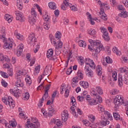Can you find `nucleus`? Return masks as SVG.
I'll return each instance as SVG.
<instances>
[{"mask_svg":"<svg viewBox=\"0 0 128 128\" xmlns=\"http://www.w3.org/2000/svg\"><path fill=\"white\" fill-rule=\"evenodd\" d=\"M89 42H90V44H93V46H92L90 47V46L88 45V50H91V52H94L96 54H98L100 50H104V48L100 40L94 41L92 40H89Z\"/></svg>","mask_w":128,"mask_h":128,"instance_id":"1","label":"nucleus"},{"mask_svg":"<svg viewBox=\"0 0 128 128\" xmlns=\"http://www.w3.org/2000/svg\"><path fill=\"white\" fill-rule=\"evenodd\" d=\"M31 122H30V119H28L27 124L25 125L26 128H40V124L38 122V120L36 118L32 117Z\"/></svg>","mask_w":128,"mask_h":128,"instance_id":"2","label":"nucleus"},{"mask_svg":"<svg viewBox=\"0 0 128 128\" xmlns=\"http://www.w3.org/2000/svg\"><path fill=\"white\" fill-rule=\"evenodd\" d=\"M23 74L24 72L20 70H18L16 72L15 75V78L16 80H17L15 83L16 86H18V88H22V86H24V84H22V82Z\"/></svg>","mask_w":128,"mask_h":128,"instance_id":"3","label":"nucleus"},{"mask_svg":"<svg viewBox=\"0 0 128 128\" xmlns=\"http://www.w3.org/2000/svg\"><path fill=\"white\" fill-rule=\"evenodd\" d=\"M114 102L116 107H118L122 104H124V99L120 95H117L114 98Z\"/></svg>","mask_w":128,"mask_h":128,"instance_id":"4","label":"nucleus"},{"mask_svg":"<svg viewBox=\"0 0 128 128\" xmlns=\"http://www.w3.org/2000/svg\"><path fill=\"white\" fill-rule=\"evenodd\" d=\"M55 38L56 40H58V46L56 45V48L58 50V48H62V43L60 41V38H62V33L59 31H58L55 34Z\"/></svg>","mask_w":128,"mask_h":128,"instance_id":"5","label":"nucleus"},{"mask_svg":"<svg viewBox=\"0 0 128 128\" xmlns=\"http://www.w3.org/2000/svg\"><path fill=\"white\" fill-rule=\"evenodd\" d=\"M16 86V87L14 88V89H10V94H13V96H14L16 98H20V95L22 94V91L20 90L18 88V87L17 86Z\"/></svg>","mask_w":128,"mask_h":128,"instance_id":"6","label":"nucleus"},{"mask_svg":"<svg viewBox=\"0 0 128 128\" xmlns=\"http://www.w3.org/2000/svg\"><path fill=\"white\" fill-rule=\"evenodd\" d=\"M14 14L16 15V20H20L21 22H24V14L22 12L20 11H16Z\"/></svg>","mask_w":128,"mask_h":128,"instance_id":"7","label":"nucleus"},{"mask_svg":"<svg viewBox=\"0 0 128 128\" xmlns=\"http://www.w3.org/2000/svg\"><path fill=\"white\" fill-rule=\"evenodd\" d=\"M28 44H32V46H34L36 42V37L34 36V33H31L29 35L28 38Z\"/></svg>","mask_w":128,"mask_h":128,"instance_id":"8","label":"nucleus"},{"mask_svg":"<svg viewBox=\"0 0 128 128\" xmlns=\"http://www.w3.org/2000/svg\"><path fill=\"white\" fill-rule=\"evenodd\" d=\"M84 70L87 76H88L89 78H92L94 72L92 70L90 69V67H88V66H86Z\"/></svg>","mask_w":128,"mask_h":128,"instance_id":"9","label":"nucleus"},{"mask_svg":"<svg viewBox=\"0 0 128 128\" xmlns=\"http://www.w3.org/2000/svg\"><path fill=\"white\" fill-rule=\"evenodd\" d=\"M104 8L106 10H110V6H108L106 4L102 3L100 8V11L99 12V14H104Z\"/></svg>","mask_w":128,"mask_h":128,"instance_id":"10","label":"nucleus"},{"mask_svg":"<svg viewBox=\"0 0 128 128\" xmlns=\"http://www.w3.org/2000/svg\"><path fill=\"white\" fill-rule=\"evenodd\" d=\"M64 4L66 6H68L69 8H70L71 10H72V12H76L78 10V8L74 6H72L70 3H69L68 2V0H64Z\"/></svg>","mask_w":128,"mask_h":128,"instance_id":"11","label":"nucleus"},{"mask_svg":"<svg viewBox=\"0 0 128 128\" xmlns=\"http://www.w3.org/2000/svg\"><path fill=\"white\" fill-rule=\"evenodd\" d=\"M128 80V76H125L124 78H122V75H119L118 78V84L120 86H122V82L126 80Z\"/></svg>","mask_w":128,"mask_h":128,"instance_id":"12","label":"nucleus"},{"mask_svg":"<svg viewBox=\"0 0 128 128\" xmlns=\"http://www.w3.org/2000/svg\"><path fill=\"white\" fill-rule=\"evenodd\" d=\"M101 118L102 120L100 121V124L101 126H106V124H110V121L106 119V117L101 116Z\"/></svg>","mask_w":128,"mask_h":128,"instance_id":"13","label":"nucleus"},{"mask_svg":"<svg viewBox=\"0 0 128 128\" xmlns=\"http://www.w3.org/2000/svg\"><path fill=\"white\" fill-rule=\"evenodd\" d=\"M52 124H56V126H57V128H60V126H62V122L60 120H54V119H52L50 120Z\"/></svg>","mask_w":128,"mask_h":128,"instance_id":"14","label":"nucleus"},{"mask_svg":"<svg viewBox=\"0 0 128 128\" xmlns=\"http://www.w3.org/2000/svg\"><path fill=\"white\" fill-rule=\"evenodd\" d=\"M87 62L89 64V66L92 68V70H94L96 68V64L94 62H92V60L90 59V58H86Z\"/></svg>","mask_w":128,"mask_h":128,"instance_id":"15","label":"nucleus"},{"mask_svg":"<svg viewBox=\"0 0 128 128\" xmlns=\"http://www.w3.org/2000/svg\"><path fill=\"white\" fill-rule=\"evenodd\" d=\"M50 84L47 85L45 88L46 90L43 95V96H45V100L47 98H48V90H50Z\"/></svg>","mask_w":128,"mask_h":128,"instance_id":"16","label":"nucleus"},{"mask_svg":"<svg viewBox=\"0 0 128 128\" xmlns=\"http://www.w3.org/2000/svg\"><path fill=\"white\" fill-rule=\"evenodd\" d=\"M14 36L20 40H24V37L22 34L18 33V30H16L14 32Z\"/></svg>","mask_w":128,"mask_h":128,"instance_id":"17","label":"nucleus"},{"mask_svg":"<svg viewBox=\"0 0 128 128\" xmlns=\"http://www.w3.org/2000/svg\"><path fill=\"white\" fill-rule=\"evenodd\" d=\"M48 6L50 10H54L56 8V4L54 2H50L48 3Z\"/></svg>","mask_w":128,"mask_h":128,"instance_id":"18","label":"nucleus"},{"mask_svg":"<svg viewBox=\"0 0 128 128\" xmlns=\"http://www.w3.org/2000/svg\"><path fill=\"white\" fill-rule=\"evenodd\" d=\"M68 112H64L62 114V120L66 122L68 120Z\"/></svg>","mask_w":128,"mask_h":128,"instance_id":"19","label":"nucleus"},{"mask_svg":"<svg viewBox=\"0 0 128 128\" xmlns=\"http://www.w3.org/2000/svg\"><path fill=\"white\" fill-rule=\"evenodd\" d=\"M22 48L18 46L17 48L16 54L17 56H22Z\"/></svg>","mask_w":128,"mask_h":128,"instance_id":"20","label":"nucleus"},{"mask_svg":"<svg viewBox=\"0 0 128 128\" xmlns=\"http://www.w3.org/2000/svg\"><path fill=\"white\" fill-rule=\"evenodd\" d=\"M36 16H29V22L32 24V26H34V24H36Z\"/></svg>","mask_w":128,"mask_h":128,"instance_id":"21","label":"nucleus"},{"mask_svg":"<svg viewBox=\"0 0 128 128\" xmlns=\"http://www.w3.org/2000/svg\"><path fill=\"white\" fill-rule=\"evenodd\" d=\"M102 66L98 65L96 67V74L98 76H102Z\"/></svg>","mask_w":128,"mask_h":128,"instance_id":"22","label":"nucleus"},{"mask_svg":"<svg viewBox=\"0 0 128 128\" xmlns=\"http://www.w3.org/2000/svg\"><path fill=\"white\" fill-rule=\"evenodd\" d=\"M46 68H48V66H46V68L44 71L43 76H48L52 74V70L50 69H48Z\"/></svg>","mask_w":128,"mask_h":128,"instance_id":"23","label":"nucleus"},{"mask_svg":"<svg viewBox=\"0 0 128 128\" xmlns=\"http://www.w3.org/2000/svg\"><path fill=\"white\" fill-rule=\"evenodd\" d=\"M12 44H10L8 42H6L4 43V48H8V50H12Z\"/></svg>","mask_w":128,"mask_h":128,"instance_id":"24","label":"nucleus"},{"mask_svg":"<svg viewBox=\"0 0 128 128\" xmlns=\"http://www.w3.org/2000/svg\"><path fill=\"white\" fill-rule=\"evenodd\" d=\"M52 54H54V50L52 49H49L46 52V58H49L52 56Z\"/></svg>","mask_w":128,"mask_h":128,"instance_id":"25","label":"nucleus"},{"mask_svg":"<svg viewBox=\"0 0 128 128\" xmlns=\"http://www.w3.org/2000/svg\"><path fill=\"white\" fill-rule=\"evenodd\" d=\"M1 33H2V35L1 36L2 38V39L4 40H6V28L4 27H2V29H1Z\"/></svg>","mask_w":128,"mask_h":128,"instance_id":"26","label":"nucleus"},{"mask_svg":"<svg viewBox=\"0 0 128 128\" xmlns=\"http://www.w3.org/2000/svg\"><path fill=\"white\" fill-rule=\"evenodd\" d=\"M4 18L8 22V23L12 22V16L8 14H6L4 16Z\"/></svg>","mask_w":128,"mask_h":128,"instance_id":"27","label":"nucleus"},{"mask_svg":"<svg viewBox=\"0 0 128 128\" xmlns=\"http://www.w3.org/2000/svg\"><path fill=\"white\" fill-rule=\"evenodd\" d=\"M25 80L26 82V84L28 86H30V84H32V79L30 76H27L25 78Z\"/></svg>","mask_w":128,"mask_h":128,"instance_id":"28","label":"nucleus"},{"mask_svg":"<svg viewBox=\"0 0 128 128\" xmlns=\"http://www.w3.org/2000/svg\"><path fill=\"white\" fill-rule=\"evenodd\" d=\"M87 100L89 102L90 106H94L96 104V100H94V99L87 98Z\"/></svg>","mask_w":128,"mask_h":128,"instance_id":"29","label":"nucleus"},{"mask_svg":"<svg viewBox=\"0 0 128 128\" xmlns=\"http://www.w3.org/2000/svg\"><path fill=\"white\" fill-rule=\"evenodd\" d=\"M80 84L84 88H88V82H80Z\"/></svg>","mask_w":128,"mask_h":128,"instance_id":"30","label":"nucleus"},{"mask_svg":"<svg viewBox=\"0 0 128 128\" xmlns=\"http://www.w3.org/2000/svg\"><path fill=\"white\" fill-rule=\"evenodd\" d=\"M112 52L116 54V56H120V54H122V52H120V51H118V48L116 46L113 47Z\"/></svg>","mask_w":128,"mask_h":128,"instance_id":"31","label":"nucleus"},{"mask_svg":"<svg viewBox=\"0 0 128 128\" xmlns=\"http://www.w3.org/2000/svg\"><path fill=\"white\" fill-rule=\"evenodd\" d=\"M113 116L114 120H120V115L118 112H114Z\"/></svg>","mask_w":128,"mask_h":128,"instance_id":"32","label":"nucleus"},{"mask_svg":"<svg viewBox=\"0 0 128 128\" xmlns=\"http://www.w3.org/2000/svg\"><path fill=\"white\" fill-rule=\"evenodd\" d=\"M42 114L44 118H50V116H52L54 115L53 112H42Z\"/></svg>","mask_w":128,"mask_h":128,"instance_id":"33","label":"nucleus"},{"mask_svg":"<svg viewBox=\"0 0 128 128\" xmlns=\"http://www.w3.org/2000/svg\"><path fill=\"white\" fill-rule=\"evenodd\" d=\"M118 16L120 18H128V12H122L120 14H118Z\"/></svg>","mask_w":128,"mask_h":128,"instance_id":"34","label":"nucleus"},{"mask_svg":"<svg viewBox=\"0 0 128 128\" xmlns=\"http://www.w3.org/2000/svg\"><path fill=\"white\" fill-rule=\"evenodd\" d=\"M31 12V16H33V17H36V16H38V14L36 12V10L34 8H32L30 11Z\"/></svg>","mask_w":128,"mask_h":128,"instance_id":"35","label":"nucleus"},{"mask_svg":"<svg viewBox=\"0 0 128 128\" xmlns=\"http://www.w3.org/2000/svg\"><path fill=\"white\" fill-rule=\"evenodd\" d=\"M95 90H96V92H98L99 94H104V92H102V88H100V86H96Z\"/></svg>","mask_w":128,"mask_h":128,"instance_id":"36","label":"nucleus"},{"mask_svg":"<svg viewBox=\"0 0 128 128\" xmlns=\"http://www.w3.org/2000/svg\"><path fill=\"white\" fill-rule=\"evenodd\" d=\"M120 72H122V74H126V76H128V69L126 68H120Z\"/></svg>","mask_w":128,"mask_h":128,"instance_id":"37","label":"nucleus"},{"mask_svg":"<svg viewBox=\"0 0 128 128\" xmlns=\"http://www.w3.org/2000/svg\"><path fill=\"white\" fill-rule=\"evenodd\" d=\"M22 96L24 100H28L30 98V93L28 92L24 93Z\"/></svg>","mask_w":128,"mask_h":128,"instance_id":"38","label":"nucleus"},{"mask_svg":"<svg viewBox=\"0 0 128 128\" xmlns=\"http://www.w3.org/2000/svg\"><path fill=\"white\" fill-rule=\"evenodd\" d=\"M77 76L80 80H82V78H84V74L82 72V70H78Z\"/></svg>","mask_w":128,"mask_h":128,"instance_id":"39","label":"nucleus"},{"mask_svg":"<svg viewBox=\"0 0 128 128\" xmlns=\"http://www.w3.org/2000/svg\"><path fill=\"white\" fill-rule=\"evenodd\" d=\"M104 114H105L106 116H108V120H112V114H110V113L104 112Z\"/></svg>","mask_w":128,"mask_h":128,"instance_id":"40","label":"nucleus"},{"mask_svg":"<svg viewBox=\"0 0 128 128\" xmlns=\"http://www.w3.org/2000/svg\"><path fill=\"white\" fill-rule=\"evenodd\" d=\"M88 34H90V36H94V34H96V31L94 29H90L88 31Z\"/></svg>","mask_w":128,"mask_h":128,"instance_id":"41","label":"nucleus"},{"mask_svg":"<svg viewBox=\"0 0 128 128\" xmlns=\"http://www.w3.org/2000/svg\"><path fill=\"white\" fill-rule=\"evenodd\" d=\"M16 6L19 10H22V4L20 2V0H19L17 2Z\"/></svg>","mask_w":128,"mask_h":128,"instance_id":"42","label":"nucleus"},{"mask_svg":"<svg viewBox=\"0 0 128 128\" xmlns=\"http://www.w3.org/2000/svg\"><path fill=\"white\" fill-rule=\"evenodd\" d=\"M78 44L80 46H82V48H86V43L82 40H80Z\"/></svg>","mask_w":128,"mask_h":128,"instance_id":"43","label":"nucleus"},{"mask_svg":"<svg viewBox=\"0 0 128 128\" xmlns=\"http://www.w3.org/2000/svg\"><path fill=\"white\" fill-rule=\"evenodd\" d=\"M98 112H108V111H106L104 110V108L102 106H98Z\"/></svg>","mask_w":128,"mask_h":128,"instance_id":"44","label":"nucleus"},{"mask_svg":"<svg viewBox=\"0 0 128 128\" xmlns=\"http://www.w3.org/2000/svg\"><path fill=\"white\" fill-rule=\"evenodd\" d=\"M44 98H46V96H43L42 98L39 100V102L38 104V106H42V104H44Z\"/></svg>","mask_w":128,"mask_h":128,"instance_id":"45","label":"nucleus"},{"mask_svg":"<svg viewBox=\"0 0 128 128\" xmlns=\"http://www.w3.org/2000/svg\"><path fill=\"white\" fill-rule=\"evenodd\" d=\"M106 62L107 64H112V60L110 56L106 58Z\"/></svg>","mask_w":128,"mask_h":128,"instance_id":"46","label":"nucleus"},{"mask_svg":"<svg viewBox=\"0 0 128 128\" xmlns=\"http://www.w3.org/2000/svg\"><path fill=\"white\" fill-rule=\"evenodd\" d=\"M43 18L44 20L48 22L50 18V16H48V13H46L44 16H43Z\"/></svg>","mask_w":128,"mask_h":128,"instance_id":"47","label":"nucleus"},{"mask_svg":"<svg viewBox=\"0 0 128 128\" xmlns=\"http://www.w3.org/2000/svg\"><path fill=\"white\" fill-rule=\"evenodd\" d=\"M0 74H1L2 76L4 78H8V76L6 75V72L1 71L0 72Z\"/></svg>","mask_w":128,"mask_h":128,"instance_id":"48","label":"nucleus"},{"mask_svg":"<svg viewBox=\"0 0 128 128\" xmlns=\"http://www.w3.org/2000/svg\"><path fill=\"white\" fill-rule=\"evenodd\" d=\"M19 116L20 118H24V120H26V118H28V116H26V114H24V113H20L19 114Z\"/></svg>","mask_w":128,"mask_h":128,"instance_id":"49","label":"nucleus"},{"mask_svg":"<svg viewBox=\"0 0 128 128\" xmlns=\"http://www.w3.org/2000/svg\"><path fill=\"white\" fill-rule=\"evenodd\" d=\"M88 118L91 122H94L96 120V116L94 115H90L88 116Z\"/></svg>","mask_w":128,"mask_h":128,"instance_id":"50","label":"nucleus"},{"mask_svg":"<svg viewBox=\"0 0 128 128\" xmlns=\"http://www.w3.org/2000/svg\"><path fill=\"white\" fill-rule=\"evenodd\" d=\"M96 98H97L98 102H100V104H102V97H100V95H97L96 96Z\"/></svg>","mask_w":128,"mask_h":128,"instance_id":"51","label":"nucleus"},{"mask_svg":"<svg viewBox=\"0 0 128 128\" xmlns=\"http://www.w3.org/2000/svg\"><path fill=\"white\" fill-rule=\"evenodd\" d=\"M68 6H66V5L64 4L63 2V4L60 6V8L62 10H66V8H68Z\"/></svg>","mask_w":128,"mask_h":128,"instance_id":"52","label":"nucleus"},{"mask_svg":"<svg viewBox=\"0 0 128 128\" xmlns=\"http://www.w3.org/2000/svg\"><path fill=\"white\" fill-rule=\"evenodd\" d=\"M10 108H14V103L13 101L9 102V104H8Z\"/></svg>","mask_w":128,"mask_h":128,"instance_id":"53","label":"nucleus"},{"mask_svg":"<svg viewBox=\"0 0 128 128\" xmlns=\"http://www.w3.org/2000/svg\"><path fill=\"white\" fill-rule=\"evenodd\" d=\"M1 82H2V86H4V88H6L8 86V83L6 82V81H4V79L2 80Z\"/></svg>","mask_w":128,"mask_h":128,"instance_id":"54","label":"nucleus"},{"mask_svg":"<svg viewBox=\"0 0 128 128\" xmlns=\"http://www.w3.org/2000/svg\"><path fill=\"white\" fill-rule=\"evenodd\" d=\"M78 60H79V64H80V66H82V64H84V58H81L80 57L78 58Z\"/></svg>","mask_w":128,"mask_h":128,"instance_id":"55","label":"nucleus"},{"mask_svg":"<svg viewBox=\"0 0 128 128\" xmlns=\"http://www.w3.org/2000/svg\"><path fill=\"white\" fill-rule=\"evenodd\" d=\"M38 50H40V45L38 44L36 47L34 48V52L36 54V52H38Z\"/></svg>","mask_w":128,"mask_h":128,"instance_id":"56","label":"nucleus"},{"mask_svg":"<svg viewBox=\"0 0 128 128\" xmlns=\"http://www.w3.org/2000/svg\"><path fill=\"white\" fill-rule=\"evenodd\" d=\"M91 95L93 96L94 98H96V96L98 95V94L96 92V91L94 90H92L91 92Z\"/></svg>","mask_w":128,"mask_h":128,"instance_id":"57","label":"nucleus"},{"mask_svg":"<svg viewBox=\"0 0 128 128\" xmlns=\"http://www.w3.org/2000/svg\"><path fill=\"white\" fill-rule=\"evenodd\" d=\"M72 82H76V84H78V78L76 76L74 77L72 80Z\"/></svg>","mask_w":128,"mask_h":128,"instance_id":"58","label":"nucleus"},{"mask_svg":"<svg viewBox=\"0 0 128 128\" xmlns=\"http://www.w3.org/2000/svg\"><path fill=\"white\" fill-rule=\"evenodd\" d=\"M82 122L86 126H90V122L86 120H83Z\"/></svg>","mask_w":128,"mask_h":128,"instance_id":"59","label":"nucleus"},{"mask_svg":"<svg viewBox=\"0 0 128 128\" xmlns=\"http://www.w3.org/2000/svg\"><path fill=\"white\" fill-rule=\"evenodd\" d=\"M118 10H122V12H124V6H122V5L120 4L118 7Z\"/></svg>","mask_w":128,"mask_h":128,"instance_id":"60","label":"nucleus"},{"mask_svg":"<svg viewBox=\"0 0 128 128\" xmlns=\"http://www.w3.org/2000/svg\"><path fill=\"white\" fill-rule=\"evenodd\" d=\"M50 42L52 44H54V46L56 44V40L54 38V36L50 38Z\"/></svg>","mask_w":128,"mask_h":128,"instance_id":"61","label":"nucleus"},{"mask_svg":"<svg viewBox=\"0 0 128 128\" xmlns=\"http://www.w3.org/2000/svg\"><path fill=\"white\" fill-rule=\"evenodd\" d=\"M48 112H54V106H50L48 108Z\"/></svg>","mask_w":128,"mask_h":128,"instance_id":"62","label":"nucleus"},{"mask_svg":"<svg viewBox=\"0 0 128 128\" xmlns=\"http://www.w3.org/2000/svg\"><path fill=\"white\" fill-rule=\"evenodd\" d=\"M102 38H104V40H106V42H108L110 40V36H108V35L107 36H103Z\"/></svg>","mask_w":128,"mask_h":128,"instance_id":"63","label":"nucleus"},{"mask_svg":"<svg viewBox=\"0 0 128 128\" xmlns=\"http://www.w3.org/2000/svg\"><path fill=\"white\" fill-rule=\"evenodd\" d=\"M112 78L113 79V80H118V77H116V73H112Z\"/></svg>","mask_w":128,"mask_h":128,"instance_id":"64","label":"nucleus"}]
</instances>
